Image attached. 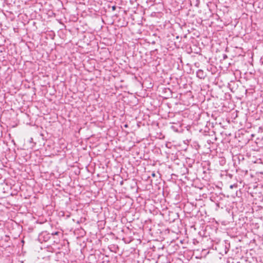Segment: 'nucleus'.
<instances>
[{
  "instance_id": "nucleus-1",
  "label": "nucleus",
  "mask_w": 263,
  "mask_h": 263,
  "mask_svg": "<svg viewBox=\"0 0 263 263\" xmlns=\"http://www.w3.org/2000/svg\"><path fill=\"white\" fill-rule=\"evenodd\" d=\"M152 175H153V176H155V174H152Z\"/></svg>"
}]
</instances>
